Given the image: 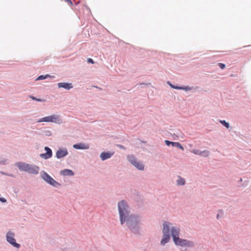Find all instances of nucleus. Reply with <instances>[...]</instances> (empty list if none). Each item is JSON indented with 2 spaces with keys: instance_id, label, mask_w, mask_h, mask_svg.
I'll return each mask as SVG.
<instances>
[{
  "instance_id": "1",
  "label": "nucleus",
  "mask_w": 251,
  "mask_h": 251,
  "mask_svg": "<svg viewBox=\"0 0 251 251\" xmlns=\"http://www.w3.org/2000/svg\"><path fill=\"white\" fill-rule=\"evenodd\" d=\"M118 209L120 214V222L122 225L126 222L127 226L132 230L139 223L137 218L134 216H129L128 206L125 201L118 203Z\"/></svg>"
},
{
  "instance_id": "2",
  "label": "nucleus",
  "mask_w": 251,
  "mask_h": 251,
  "mask_svg": "<svg viewBox=\"0 0 251 251\" xmlns=\"http://www.w3.org/2000/svg\"><path fill=\"white\" fill-rule=\"evenodd\" d=\"M16 165L20 170L32 174H37L39 170L38 166L24 162H18L16 164Z\"/></svg>"
},
{
  "instance_id": "3",
  "label": "nucleus",
  "mask_w": 251,
  "mask_h": 251,
  "mask_svg": "<svg viewBox=\"0 0 251 251\" xmlns=\"http://www.w3.org/2000/svg\"><path fill=\"white\" fill-rule=\"evenodd\" d=\"M38 122H51L56 124L61 123V120L58 115H50L40 119Z\"/></svg>"
},
{
  "instance_id": "4",
  "label": "nucleus",
  "mask_w": 251,
  "mask_h": 251,
  "mask_svg": "<svg viewBox=\"0 0 251 251\" xmlns=\"http://www.w3.org/2000/svg\"><path fill=\"white\" fill-rule=\"evenodd\" d=\"M175 244L180 246H187L188 247H192L194 246V244L192 241H188L185 239L176 238L174 240Z\"/></svg>"
},
{
  "instance_id": "5",
  "label": "nucleus",
  "mask_w": 251,
  "mask_h": 251,
  "mask_svg": "<svg viewBox=\"0 0 251 251\" xmlns=\"http://www.w3.org/2000/svg\"><path fill=\"white\" fill-rule=\"evenodd\" d=\"M127 158L128 161L138 169L140 170H144V166L143 164L141 162L137 161L133 155H129L127 156Z\"/></svg>"
},
{
  "instance_id": "6",
  "label": "nucleus",
  "mask_w": 251,
  "mask_h": 251,
  "mask_svg": "<svg viewBox=\"0 0 251 251\" xmlns=\"http://www.w3.org/2000/svg\"><path fill=\"white\" fill-rule=\"evenodd\" d=\"M14 233L9 231L6 234V240L11 245L14 247L19 248L20 247V244H18L16 242V240L14 239Z\"/></svg>"
},
{
  "instance_id": "7",
  "label": "nucleus",
  "mask_w": 251,
  "mask_h": 251,
  "mask_svg": "<svg viewBox=\"0 0 251 251\" xmlns=\"http://www.w3.org/2000/svg\"><path fill=\"white\" fill-rule=\"evenodd\" d=\"M42 178L48 183L50 185L56 187L57 185H59V183L56 181L54 179H53L51 177H50L47 173L44 172L42 176Z\"/></svg>"
},
{
  "instance_id": "8",
  "label": "nucleus",
  "mask_w": 251,
  "mask_h": 251,
  "mask_svg": "<svg viewBox=\"0 0 251 251\" xmlns=\"http://www.w3.org/2000/svg\"><path fill=\"white\" fill-rule=\"evenodd\" d=\"M45 150L46 151V153H42L40 154V156L45 159L50 158L52 156V151L50 149L49 147H46Z\"/></svg>"
},
{
  "instance_id": "9",
  "label": "nucleus",
  "mask_w": 251,
  "mask_h": 251,
  "mask_svg": "<svg viewBox=\"0 0 251 251\" xmlns=\"http://www.w3.org/2000/svg\"><path fill=\"white\" fill-rule=\"evenodd\" d=\"M68 154V151L66 149H59L56 153V156L57 158H62Z\"/></svg>"
},
{
  "instance_id": "10",
  "label": "nucleus",
  "mask_w": 251,
  "mask_h": 251,
  "mask_svg": "<svg viewBox=\"0 0 251 251\" xmlns=\"http://www.w3.org/2000/svg\"><path fill=\"white\" fill-rule=\"evenodd\" d=\"M179 229L177 227L174 226L172 228L171 233L173 238V240L179 237Z\"/></svg>"
},
{
  "instance_id": "11",
  "label": "nucleus",
  "mask_w": 251,
  "mask_h": 251,
  "mask_svg": "<svg viewBox=\"0 0 251 251\" xmlns=\"http://www.w3.org/2000/svg\"><path fill=\"white\" fill-rule=\"evenodd\" d=\"M73 147L78 150H86L89 149V146L87 144L79 143L74 145Z\"/></svg>"
},
{
  "instance_id": "12",
  "label": "nucleus",
  "mask_w": 251,
  "mask_h": 251,
  "mask_svg": "<svg viewBox=\"0 0 251 251\" xmlns=\"http://www.w3.org/2000/svg\"><path fill=\"white\" fill-rule=\"evenodd\" d=\"M58 87L59 88H63L67 90H70L73 88V85L72 83L60 82L58 83Z\"/></svg>"
},
{
  "instance_id": "13",
  "label": "nucleus",
  "mask_w": 251,
  "mask_h": 251,
  "mask_svg": "<svg viewBox=\"0 0 251 251\" xmlns=\"http://www.w3.org/2000/svg\"><path fill=\"white\" fill-rule=\"evenodd\" d=\"M114 154V153L103 152L101 153L100 157L102 160H105L108 158L111 157V156Z\"/></svg>"
},
{
  "instance_id": "14",
  "label": "nucleus",
  "mask_w": 251,
  "mask_h": 251,
  "mask_svg": "<svg viewBox=\"0 0 251 251\" xmlns=\"http://www.w3.org/2000/svg\"><path fill=\"white\" fill-rule=\"evenodd\" d=\"M61 175L66 176H74V173L71 170L69 169H64L61 171L60 172Z\"/></svg>"
},
{
  "instance_id": "15",
  "label": "nucleus",
  "mask_w": 251,
  "mask_h": 251,
  "mask_svg": "<svg viewBox=\"0 0 251 251\" xmlns=\"http://www.w3.org/2000/svg\"><path fill=\"white\" fill-rule=\"evenodd\" d=\"M170 239V235L169 234H163V238L161 241V244L162 245H164L166 243H167Z\"/></svg>"
},
{
  "instance_id": "16",
  "label": "nucleus",
  "mask_w": 251,
  "mask_h": 251,
  "mask_svg": "<svg viewBox=\"0 0 251 251\" xmlns=\"http://www.w3.org/2000/svg\"><path fill=\"white\" fill-rule=\"evenodd\" d=\"M163 234H169L170 228L169 223L167 222H164L163 224Z\"/></svg>"
},
{
  "instance_id": "17",
  "label": "nucleus",
  "mask_w": 251,
  "mask_h": 251,
  "mask_svg": "<svg viewBox=\"0 0 251 251\" xmlns=\"http://www.w3.org/2000/svg\"><path fill=\"white\" fill-rule=\"evenodd\" d=\"M185 181L184 178L178 177V179L177 180V184L179 185H184L185 184Z\"/></svg>"
},
{
  "instance_id": "18",
  "label": "nucleus",
  "mask_w": 251,
  "mask_h": 251,
  "mask_svg": "<svg viewBox=\"0 0 251 251\" xmlns=\"http://www.w3.org/2000/svg\"><path fill=\"white\" fill-rule=\"evenodd\" d=\"M209 154V151L207 150H205L201 151V153L200 155L203 157H207Z\"/></svg>"
},
{
  "instance_id": "19",
  "label": "nucleus",
  "mask_w": 251,
  "mask_h": 251,
  "mask_svg": "<svg viewBox=\"0 0 251 251\" xmlns=\"http://www.w3.org/2000/svg\"><path fill=\"white\" fill-rule=\"evenodd\" d=\"M191 152L195 154L199 155H200L201 153V151H200L198 150H193L192 151H191Z\"/></svg>"
},
{
  "instance_id": "20",
  "label": "nucleus",
  "mask_w": 251,
  "mask_h": 251,
  "mask_svg": "<svg viewBox=\"0 0 251 251\" xmlns=\"http://www.w3.org/2000/svg\"><path fill=\"white\" fill-rule=\"evenodd\" d=\"M220 123L223 124L225 126H226V128H229V124L227 122H226L225 121H220Z\"/></svg>"
},
{
  "instance_id": "21",
  "label": "nucleus",
  "mask_w": 251,
  "mask_h": 251,
  "mask_svg": "<svg viewBox=\"0 0 251 251\" xmlns=\"http://www.w3.org/2000/svg\"><path fill=\"white\" fill-rule=\"evenodd\" d=\"M172 87L175 88H176V89H184L185 90H190L191 89V88L189 87H188V86H187V87H186L185 88H183V87H177V86L176 87H175L174 86H172Z\"/></svg>"
},
{
  "instance_id": "22",
  "label": "nucleus",
  "mask_w": 251,
  "mask_h": 251,
  "mask_svg": "<svg viewBox=\"0 0 251 251\" xmlns=\"http://www.w3.org/2000/svg\"><path fill=\"white\" fill-rule=\"evenodd\" d=\"M48 76H50V75H46V76H44L43 75H41L39 76L37 78V80H43V79H44L46 78Z\"/></svg>"
},
{
  "instance_id": "23",
  "label": "nucleus",
  "mask_w": 251,
  "mask_h": 251,
  "mask_svg": "<svg viewBox=\"0 0 251 251\" xmlns=\"http://www.w3.org/2000/svg\"><path fill=\"white\" fill-rule=\"evenodd\" d=\"M174 143H176V144H174V146H176L177 148H178L182 150H183V148L182 147V146L181 145V144L180 143H179L178 142H174Z\"/></svg>"
},
{
  "instance_id": "24",
  "label": "nucleus",
  "mask_w": 251,
  "mask_h": 251,
  "mask_svg": "<svg viewBox=\"0 0 251 251\" xmlns=\"http://www.w3.org/2000/svg\"><path fill=\"white\" fill-rule=\"evenodd\" d=\"M165 142L167 146H170V145L174 146V144H175L174 142H171L168 140H165Z\"/></svg>"
},
{
  "instance_id": "25",
  "label": "nucleus",
  "mask_w": 251,
  "mask_h": 251,
  "mask_svg": "<svg viewBox=\"0 0 251 251\" xmlns=\"http://www.w3.org/2000/svg\"><path fill=\"white\" fill-rule=\"evenodd\" d=\"M219 66L220 67V68L221 69H224L225 68V65L224 64H223V63H219Z\"/></svg>"
},
{
  "instance_id": "26",
  "label": "nucleus",
  "mask_w": 251,
  "mask_h": 251,
  "mask_svg": "<svg viewBox=\"0 0 251 251\" xmlns=\"http://www.w3.org/2000/svg\"><path fill=\"white\" fill-rule=\"evenodd\" d=\"M87 61L88 63H92V64H94V62L93 61V60L91 58H89L88 60H87Z\"/></svg>"
},
{
  "instance_id": "27",
  "label": "nucleus",
  "mask_w": 251,
  "mask_h": 251,
  "mask_svg": "<svg viewBox=\"0 0 251 251\" xmlns=\"http://www.w3.org/2000/svg\"><path fill=\"white\" fill-rule=\"evenodd\" d=\"M0 201L2 202H5L6 201V200L3 198H0Z\"/></svg>"
},
{
  "instance_id": "28",
  "label": "nucleus",
  "mask_w": 251,
  "mask_h": 251,
  "mask_svg": "<svg viewBox=\"0 0 251 251\" xmlns=\"http://www.w3.org/2000/svg\"><path fill=\"white\" fill-rule=\"evenodd\" d=\"M118 146L121 149H125V148L122 145H119Z\"/></svg>"
},
{
  "instance_id": "29",
  "label": "nucleus",
  "mask_w": 251,
  "mask_h": 251,
  "mask_svg": "<svg viewBox=\"0 0 251 251\" xmlns=\"http://www.w3.org/2000/svg\"><path fill=\"white\" fill-rule=\"evenodd\" d=\"M65 1L69 3H70L71 4L72 3V1H71V0H65Z\"/></svg>"
},
{
  "instance_id": "30",
  "label": "nucleus",
  "mask_w": 251,
  "mask_h": 251,
  "mask_svg": "<svg viewBox=\"0 0 251 251\" xmlns=\"http://www.w3.org/2000/svg\"><path fill=\"white\" fill-rule=\"evenodd\" d=\"M31 99H32V100H36V98H35V97H31Z\"/></svg>"
},
{
  "instance_id": "31",
  "label": "nucleus",
  "mask_w": 251,
  "mask_h": 251,
  "mask_svg": "<svg viewBox=\"0 0 251 251\" xmlns=\"http://www.w3.org/2000/svg\"><path fill=\"white\" fill-rule=\"evenodd\" d=\"M36 100H37V101H42V100H41L39 99H36Z\"/></svg>"
},
{
  "instance_id": "32",
  "label": "nucleus",
  "mask_w": 251,
  "mask_h": 251,
  "mask_svg": "<svg viewBox=\"0 0 251 251\" xmlns=\"http://www.w3.org/2000/svg\"><path fill=\"white\" fill-rule=\"evenodd\" d=\"M219 214H218L217 215V218H219Z\"/></svg>"
}]
</instances>
